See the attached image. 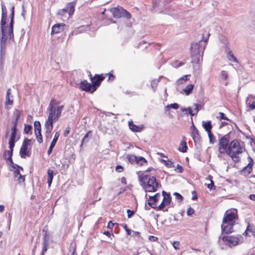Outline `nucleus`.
<instances>
[{
  "label": "nucleus",
  "instance_id": "2f4dec72",
  "mask_svg": "<svg viewBox=\"0 0 255 255\" xmlns=\"http://www.w3.org/2000/svg\"><path fill=\"white\" fill-rule=\"evenodd\" d=\"M192 136L194 140L196 138L199 139L200 137L199 132L195 127H194V130L192 132Z\"/></svg>",
  "mask_w": 255,
  "mask_h": 255
},
{
  "label": "nucleus",
  "instance_id": "0e129e2a",
  "mask_svg": "<svg viewBox=\"0 0 255 255\" xmlns=\"http://www.w3.org/2000/svg\"><path fill=\"white\" fill-rule=\"evenodd\" d=\"M114 224L113 223H112V221H110L108 225L107 228L110 229H112L114 227Z\"/></svg>",
  "mask_w": 255,
  "mask_h": 255
},
{
  "label": "nucleus",
  "instance_id": "7c9ffc66",
  "mask_svg": "<svg viewBox=\"0 0 255 255\" xmlns=\"http://www.w3.org/2000/svg\"><path fill=\"white\" fill-rule=\"evenodd\" d=\"M159 81H160V79H159V78H158V79H153V80H152L151 81V87L154 91H155V90L157 87L158 84L159 82Z\"/></svg>",
  "mask_w": 255,
  "mask_h": 255
},
{
  "label": "nucleus",
  "instance_id": "a18cd8bd",
  "mask_svg": "<svg viewBox=\"0 0 255 255\" xmlns=\"http://www.w3.org/2000/svg\"><path fill=\"white\" fill-rule=\"evenodd\" d=\"M32 129V126L30 125H25L24 131L25 133H28Z\"/></svg>",
  "mask_w": 255,
  "mask_h": 255
},
{
  "label": "nucleus",
  "instance_id": "6ab92c4d",
  "mask_svg": "<svg viewBox=\"0 0 255 255\" xmlns=\"http://www.w3.org/2000/svg\"><path fill=\"white\" fill-rule=\"evenodd\" d=\"M253 98L252 95H249L246 99V104L248 105L249 110L255 109V102L251 103V99Z\"/></svg>",
  "mask_w": 255,
  "mask_h": 255
},
{
  "label": "nucleus",
  "instance_id": "39448f33",
  "mask_svg": "<svg viewBox=\"0 0 255 255\" xmlns=\"http://www.w3.org/2000/svg\"><path fill=\"white\" fill-rule=\"evenodd\" d=\"M244 148L237 139L233 140L229 145L226 153L232 160L238 162L240 160L238 155L243 152Z\"/></svg>",
  "mask_w": 255,
  "mask_h": 255
},
{
  "label": "nucleus",
  "instance_id": "c756f323",
  "mask_svg": "<svg viewBox=\"0 0 255 255\" xmlns=\"http://www.w3.org/2000/svg\"><path fill=\"white\" fill-rule=\"evenodd\" d=\"M137 158V156H136L133 154H128L127 156V158L128 159V161L131 164L136 162Z\"/></svg>",
  "mask_w": 255,
  "mask_h": 255
},
{
  "label": "nucleus",
  "instance_id": "5701e85b",
  "mask_svg": "<svg viewBox=\"0 0 255 255\" xmlns=\"http://www.w3.org/2000/svg\"><path fill=\"white\" fill-rule=\"evenodd\" d=\"M162 193V195H163V196L164 197L162 201L164 203H165V205H166L167 206V205H168L170 204V201H171L170 195V194L169 193H167L164 191H163Z\"/></svg>",
  "mask_w": 255,
  "mask_h": 255
},
{
  "label": "nucleus",
  "instance_id": "aec40b11",
  "mask_svg": "<svg viewBox=\"0 0 255 255\" xmlns=\"http://www.w3.org/2000/svg\"><path fill=\"white\" fill-rule=\"evenodd\" d=\"M226 52H227V58L230 61L236 63L238 62L237 59L234 56L232 53V51L230 50L228 47H227Z\"/></svg>",
  "mask_w": 255,
  "mask_h": 255
},
{
  "label": "nucleus",
  "instance_id": "c03bdc74",
  "mask_svg": "<svg viewBox=\"0 0 255 255\" xmlns=\"http://www.w3.org/2000/svg\"><path fill=\"white\" fill-rule=\"evenodd\" d=\"M91 132V131H88L84 136L82 141V144L84 143H87L88 141V136L89 134Z\"/></svg>",
  "mask_w": 255,
  "mask_h": 255
},
{
  "label": "nucleus",
  "instance_id": "ddd939ff",
  "mask_svg": "<svg viewBox=\"0 0 255 255\" xmlns=\"http://www.w3.org/2000/svg\"><path fill=\"white\" fill-rule=\"evenodd\" d=\"M31 142V139L25 138L24 139L22 146L20 149V153L22 158L25 157V155H28L29 151L27 150V146L29 142Z\"/></svg>",
  "mask_w": 255,
  "mask_h": 255
},
{
  "label": "nucleus",
  "instance_id": "20e7f679",
  "mask_svg": "<svg viewBox=\"0 0 255 255\" xmlns=\"http://www.w3.org/2000/svg\"><path fill=\"white\" fill-rule=\"evenodd\" d=\"M238 217L237 211L235 210L233 211H226L221 226L222 230L226 234H229L233 232V226Z\"/></svg>",
  "mask_w": 255,
  "mask_h": 255
},
{
  "label": "nucleus",
  "instance_id": "680f3d73",
  "mask_svg": "<svg viewBox=\"0 0 255 255\" xmlns=\"http://www.w3.org/2000/svg\"><path fill=\"white\" fill-rule=\"evenodd\" d=\"M182 65V64L181 63H179L178 61H175L173 63V66L174 67H178L179 66H180Z\"/></svg>",
  "mask_w": 255,
  "mask_h": 255
},
{
  "label": "nucleus",
  "instance_id": "4c0bfd02",
  "mask_svg": "<svg viewBox=\"0 0 255 255\" xmlns=\"http://www.w3.org/2000/svg\"><path fill=\"white\" fill-rule=\"evenodd\" d=\"M221 76L222 79L226 80L228 78L229 76L228 72L225 70H222L221 72Z\"/></svg>",
  "mask_w": 255,
  "mask_h": 255
},
{
  "label": "nucleus",
  "instance_id": "4d7b16f0",
  "mask_svg": "<svg viewBox=\"0 0 255 255\" xmlns=\"http://www.w3.org/2000/svg\"><path fill=\"white\" fill-rule=\"evenodd\" d=\"M127 213H128V218H130L134 214V211H131L129 209L127 210Z\"/></svg>",
  "mask_w": 255,
  "mask_h": 255
},
{
  "label": "nucleus",
  "instance_id": "a878e982",
  "mask_svg": "<svg viewBox=\"0 0 255 255\" xmlns=\"http://www.w3.org/2000/svg\"><path fill=\"white\" fill-rule=\"evenodd\" d=\"M47 182L48 186H50L52 183L53 178V171L51 169L48 170L47 171Z\"/></svg>",
  "mask_w": 255,
  "mask_h": 255
},
{
  "label": "nucleus",
  "instance_id": "338daca9",
  "mask_svg": "<svg viewBox=\"0 0 255 255\" xmlns=\"http://www.w3.org/2000/svg\"><path fill=\"white\" fill-rule=\"evenodd\" d=\"M188 76V75H185L184 77L181 78L180 79H179L178 80V82H180V81H182V80H184V81H186L187 80V77Z\"/></svg>",
  "mask_w": 255,
  "mask_h": 255
},
{
  "label": "nucleus",
  "instance_id": "393cba45",
  "mask_svg": "<svg viewBox=\"0 0 255 255\" xmlns=\"http://www.w3.org/2000/svg\"><path fill=\"white\" fill-rule=\"evenodd\" d=\"M202 126L205 129V130L207 132H211V129L212 128V126L211 125V121H208L207 122L203 121L202 122Z\"/></svg>",
  "mask_w": 255,
  "mask_h": 255
},
{
  "label": "nucleus",
  "instance_id": "473e14b6",
  "mask_svg": "<svg viewBox=\"0 0 255 255\" xmlns=\"http://www.w3.org/2000/svg\"><path fill=\"white\" fill-rule=\"evenodd\" d=\"M187 146L185 141H182L180 143V146L179 147L178 150L182 152H186Z\"/></svg>",
  "mask_w": 255,
  "mask_h": 255
},
{
  "label": "nucleus",
  "instance_id": "6e6d98bb",
  "mask_svg": "<svg viewBox=\"0 0 255 255\" xmlns=\"http://www.w3.org/2000/svg\"><path fill=\"white\" fill-rule=\"evenodd\" d=\"M166 206L165 203H164L163 201L160 203V204L157 207V209L158 210L163 209Z\"/></svg>",
  "mask_w": 255,
  "mask_h": 255
},
{
  "label": "nucleus",
  "instance_id": "412c9836",
  "mask_svg": "<svg viewBox=\"0 0 255 255\" xmlns=\"http://www.w3.org/2000/svg\"><path fill=\"white\" fill-rule=\"evenodd\" d=\"M10 89H8L7 91L6 98H5V105H12L13 104L12 96H11Z\"/></svg>",
  "mask_w": 255,
  "mask_h": 255
},
{
  "label": "nucleus",
  "instance_id": "603ef678",
  "mask_svg": "<svg viewBox=\"0 0 255 255\" xmlns=\"http://www.w3.org/2000/svg\"><path fill=\"white\" fill-rule=\"evenodd\" d=\"M175 170L178 173H182L183 171V168L180 165L177 164Z\"/></svg>",
  "mask_w": 255,
  "mask_h": 255
},
{
  "label": "nucleus",
  "instance_id": "8fccbe9b",
  "mask_svg": "<svg viewBox=\"0 0 255 255\" xmlns=\"http://www.w3.org/2000/svg\"><path fill=\"white\" fill-rule=\"evenodd\" d=\"M209 178H210V181L211 182V183L210 184H207V187L210 189V190L212 189L213 187H214V182L211 179L212 178V177L211 176H209Z\"/></svg>",
  "mask_w": 255,
  "mask_h": 255
},
{
  "label": "nucleus",
  "instance_id": "052dcab7",
  "mask_svg": "<svg viewBox=\"0 0 255 255\" xmlns=\"http://www.w3.org/2000/svg\"><path fill=\"white\" fill-rule=\"evenodd\" d=\"M219 115H220V119H224V120H228V119L225 117V114L224 113L220 112Z\"/></svg>",
  "mask_w": 255,
  "mask_h": 255
},
{
  "label": "nucleus",
  "instance_id": "cd10ccee",
  "mask_svg": "<svg viewBox=\"0 0 255 255\" xmlns=\"http://www.w3.org/2000/svg\"><path fill=\"white\" fill-rule=\"evenodd\" d=\"M194 86V85L193 84L188 85L183 91L185 93L186 95H189L192 93Z\"/></svg>",
  "mask_w": 255,
  "mask_h": 255
},
{
  "label": "nucleus",
  "instance_id": "e433bc0d",
  "mask_svg": "<svg viewBox=\"0 0 255 255\" xmlns=\"http://www.w3.org/2000/svg\"><path fill=\"white\" fill-rule=\"evenodd\" d=\"M59 102L57 101L54 99H52L50 102L48 107H52V108H56L55 106L59 104Z\"/></svg>",
  "mask_w": 255,
  "mask_h": 255
},
{
  "label": "nucleus",
  "instance_id": "4468645a",
  "mask_svg": "<svg viewBox=\"0 0 255 255\" xmlns=\"http://www.w3.org/2000/svg\"><path fill=\"white\" fill-rule=\"evenodd\" d=\"M104 79L103 77H101L100 76H98L95 77L94 78H92V82L93 84V86H92V89L91 93H93L94 91L96 90L97 87H98L101 81Z\"/></svg>",
  "mask_w": 255,
  "mask_h": 255
},
{
  "label": "nucleus",
  "instance_id": "9b49d317",
  "mask_svg": "<svg viewBox=\"0 0 255 255\" xmlns=\"http://www.w3.org/2000/svg\"><path fill=\"white\" fill-rule=\"evenodd\" d=\"M1 10H2V16L0 21V28L2 29V31H4V25L6 24L7 20V12L6 8L3 3H1ZM4 32V31H3Z\"/></svg>",
  "mask_w": 255,
  "mask_h": 255
},
{
  "label": "nucleus",
  "instance_id": "f3484780",
  "mask_svg": "<svg viewBox=\"0 0 255 255\" xmlns=\"http://www.w3.org/2000/svg\"><path fill=\"white\" fill-rule=\"evenodd\" d=\"M60 136V133L59 132H56L55 134V135H54V138L53 139L51 143V144H50V147H49V149H48L47 150V154L48 155H49L51 154V153L52 152V150H53V148H54V147L55 146L57 141V140L59 138Z\"/></svg>",
  "mask_w": 255,
  "mask_h": 255
},
{
  "label": "nucleus",
  "instance_id": "e2e57ef3",
  "mask_svg": "<svg viewBox=\"0 0 255 255\" xmlns=\"http://www.w3.org/2000/svg\"><path fill=\"white\" fill-rule=\"evenodd\" d=\"M194 106H195V108H194L193 111H194V113L195 115H196L198 113V112L199 111V110H198V105L196 104H195L194 105Z\"/></svg>",
  "mask_w": 255,
  "mask_h": 255
},
{
  "label": "nucleus",
  "instance_id": "2eb2a0df",
  "mask_svg": "<svg viewBox=\"0 0 255 255\" xmlns=\"http://www.w3.org/2000/svg\"><path fill=\"white\" fill-rule=\"evenodd\" d=\"M65 26V25L62 23H58L54 25L52 27L51 34L52 35L54 33L61 32L64 30Z\"/></svg>",
  "mask_w": 255,
  "mask_h": 255
},
{
  "label": "nucleus",
  "instance_id": "6e6552de",
  "mask_svg": "<svg viewBox=\"0 0 255 255\" xmlns=\"http://www.w3.org/2000/svg\"><path fill=\"white\" fill-rule=\"evenodd\" d=\"M230 140V135L227 134L222 136L219 142V152L220 154L227 152Z\"/></svg>",
  "mask_w": 255,
  "mask_h": 255
},
{
  "label": "nucleus",
  "instance_id": "bf43d9fd",
  "mask_svg": "<svg viewBox=\"0 0 255 255\" xmlns=\"http://www.w3.org/2000/svg\"><path fill=\"white\" fill-rule=\"evenodd\" d=\"M149 240L152 242H156L158 240V238L153 236H150L148 238Z\"/></svg>",
  "mask_w": 255,
  "mask_h": 255
},
{
  "label": "nucleus",
  "instance_id": "79ce46f5",
  "mask_svg": "<svg viewBox=\"0 0 255 255\" xmlns=\"http://www.w3.org/2000/svg\"><path fill=\"white\" fill-rule=\"evenodd\" d=\"M181 110L183 112H186L187 111H188L189 113L191 116L195 115V114L194 113V111H193L190 108H188L187 109H186V108H181Z\"/></svg>",
  "mask_w": 255,
  "mask_h": 255
},
{
  "label": "nucleus",
  "instance_id": "bb28decb",
  "mask_svg": "<svg viewBox=\"0 0 255 255\" xmlns=\"http://www.w3.org/2000/svg\"><path fill=\"white\" fill-rule=\"evenodd\" d=\"M75 3L72 2L68 3V13L69 15H72L75 10Z\"/></svg>",
  "mask_w": 255,
  "mask_h": 255
},
{
  "label": "nucleus",
  "instance_id": "5fc2aeb1",
  "mask_svg": "<svg viewBox=\"0 0 255 255\" xmlns=\"http://www.w3.org/2000/svg\"><path fill=\"white\" fill-rule=\"evenodd\" d=\"M122 226L125 229V230L126 231L127 234L128 235H130L131 234V230L128 229L127 225L126 224L123 225Z\"/></svg>",
  "mask_w": 255,
  "mask_h": 255
},
{
  "label": "nucleus",
  "instance_id": "423d86ee",
  "mask_svg": "<svg viewBox=\"0 0 255 255\" xmlns=\"http://www.w3.org/2000/svg\"><path fill=\"white\" fill-rule=\"evenodd\" d=\"M201 43H202V41L199 43H193L191 44V53L192 62L193 63H199L200 58L202 56L203 51L202 50L204 49V47L203 48H200Z\"/></svg>",
  "mask_w": 255,
  "mask_h": 255
},
{
  "label": "nucleus",
  "instance_id": "58836bf2",
  "mask_svg": "<svg viewBox=\"0 0 255 255\" xmlns=\"http://www.w3.org/2000/svg\"><path fill=\"white\" fill-rule=\"evenodd\" d=\"M36 136L37 141L39 143H41L43 142L42 136L41 134V131L35 132Z\"/></svg>",
  "mask_w": 255,
  "mask_h": 255
},
{
  "label": "nucleus",
  "instance_id": "4be33fe9",
  "mask_svg": "<svg viewBox=\"0 0 255 255\" xmlns=\"http://www.w3.org/2000/svg\"><path fill=\"white\" fill-rule=\"evenodd\" d=\"M12 155V151L10 150H5L3 153V156L5 158V159L9 161L11 164H12L13 167L15 168V166L13 165V163L11 158Z\"/></svg>",
  "mask_w": 255,
  "mask_h": 255
},
{
  "label": "nucleus",
  "instance_id": "f704fd0d",
  "mask_svg": "<svg viewBox=\"0 0 255 255\" xmlns=\"http://www.w3.org/2000/svg\"><path fill=\"white\" fill-rule=\"evenodd\" d=\"M35 132L41 131V125L39 121H35L34 123Z\"/></svg>",
  "mask_w": 255,
  "mask_h": 255
},
{
  "label": "nucleus",
  "instance_id": "c85d7f7f",
  "mask_svg": "<svg viewBox=\"0 0 255 255\" xmlns=\"http://www.w3.org/2000/svg\"><path fill=\"white\" fill-rule=\"evenodd\" d=\"M44 241L42 243V254L43 255L47 251V246H48V241L46 239V234L45 235V236L43 239Z\"/></svg>",
  "mask_w": 255,
  "mask_h": 255
},
{
  "label": "nucleus",
  "instance_id": "9d476101",
  "mask_svg": "<svg viewBox=\"0 0 255 255\" xmlns=\"http://www.w3.org/2000/svg\"><path fill=\"white\" fill-rule=\"evenodd\" d=\"M14 116L15 117V120L12 121V124L13 125V127L11 128V133L10 135V137L9 140L10 141H15V138L16 136V126L18 120L20 116V112L18 110H16L14 112Z\"/></svg>",
  "mask_w": 255,
  "mask_h": 255
},
{
  "label": "nucleus",
  "instance_id": "a19ab883",
  "mask_svg": "<svg viewBox=\"0 0 255 255\" xmlns=\"http://www.w3.org/2000/svg\"><path fill=\"white\" fill-rule=\"evenodd\" d=\"M68 5H67L65 8H64L62 9L59 10L58 11V14L59 15H63L65 13H66V12L68 13Z\"/></svg>",
  "mask_w": 255,
  "mask_h": 255
},
{
  "label": "nucleus",
  "instance_id": "0eeeda50",
  "mask_svg": "<svg viewBox=\"0 0 255 255\" xmlns=\"http://www.w3.org/2000/svg\"><path fill=\"white\" fill-rule=\"evenodd\" d=\"M114 17L116 18H120L122 17L129 19L131 17V15L126 9L121 6L113 7L110 9Z\"/></svg>",
  "mask_w": 255,
  "mask_h": 255
},
{
  "label": "nucleus",
  "instance_id": "864d4df0",
  "mask_svg": "<svg viewBox=\"0 0 255 255\" xmlns=\"http://www.w3.org/2000/svg\"><path fill=\"white\" fill-rule=\"evenodd\" d=\"M194 212V210L191 207L188 208L187 211V215L188 216H191Z\"/></svg>",
  "mask_w": 255,
  "mask_h": 255
},
{
  "label": "nucleus",
  "instance_id": "49530a36",
  "mask_svg": "<svg viewBox=\"0 0 255 255\" xmlns=\"http://www.w3.org/2000/svg\"><path fill=\"white\" fill-rule=\"evenodd\" d=\"M180 246V243L178 241H175L173 243V247L175 250H179Z\"/></svg>",
  "mask_w": 255,
  "mask_h": 255
},
{
  "label": "nucleus",
  "instance_id": "72a5a7b5",
  "mask_svg": "<svg viewBox=\"0 0 255 255\" xmlns=\"http://www.w3.org/2000/svg\"><path fill=\"white\" fill-rule=\"evenodd\" d=\"M247 231H249L252 236L255 237V227L253 225L249 224L247 227Z\"/></svg>",
  "mask_w": 255,
  "mask_h": 255
},
{
  "label": "nucleus",
  "instance_id": "ea45409f",
  "mask_svg": "<svg viewBox=\"0 0 255 255\" xmlns=\"http://www.w3.org/2000/svg\"><path fill=\"white\" fill-rule=\"evenodd\" d=\"M208 135L209 138V141L211 144H214L215 142V139L214 135L211 132H208Z\"/></svg>",
  "mask_w": 255,
  "mask_h": 255
},
{
  "label": "nucleus",
  "instance_id": "09e8293b",
  "mask_svg": "<svg viewBox=\"0 0 255 255\" xmlns=\"http://www.w3.org/2000/svg\"><path fill=\"white\" fill-rule=\"evenodd\" d=\"M9 148H10V151H12L13 152V148L15 145V141H10L9 140Z\"/></svg>",
  "mask_w": 255,
  "mask_h": 255
},
{
  "label": "nucleus",
  "instance_id": "69168bd1",
  "mask_svg": "<svg viewBox=\"0 0 255 255\" xmlns=\"http://www.w3.org/2000/svg\"><path fill=\"white\" fill-rule=\"evenodd\" d=\"M14 177H18V176L20 175V174L19 173V171L18 169H16L14 171Z\"/></svg>",
  "mask_w": 255,
  "mask_h": 255
},
{
  "label": "nucleus",
  "instance_id": "f257e3e1",
  "mask_svg": "<svg viewBox=\"0 0 255 255\" xmlns=\"http://www.w3.org/2000/svg\"><path fill=\"white\" fill-rule=\"evenodd\" d=\"M14 13L11 12L10 22L9 25H4V32L1 29L0 34V55L3 56L5 55L6 50V42H8L14 41V36L13 33Z\"/></svg>",
  "mask_w": 255,
  "mask_h": 255
},
{
  "label": "nucleus",
  "instance_id": "3c124183",
  "mask_svg": "<svg viewBox=\"0 0 255 255\" xmlns=\"http://www.w3.org/2000/svg\"><path fill=\"white\" fill-rule=\"evenodd\" d=\"M15 178L17 179V180L18 181L19 183L23 182L25 180L24 176L21 174Z\"/></svg>",
  "mask_w": 255,
  "mask_h": 255
},
{
  "label": "nucleus",
  "instance_id": "f03ea898",
  "mask_svg": "<svg viewBox=\"0 0 255 255\" xmlns=\"http://www.w3.org/2000/svg\"><path fill=\"white\" fill-rule=\"evenodd\" d=\"M138 180L146 192H155L161 187L160 184L153 175L142 173L138 176Z\"/></svg>",
  "mask_w": 255,
  "mask_h": 255
},
{
  "label": "nucleus",
  "instance_id": "b1692460",
  "mask_svg": "<svg viewBox=\"0 0 255 255\" xmlns=\"http://www.w3.org/2000/svg\"><path fill=\"white\" fill-rule=\"evenodd\" d=\"M128 126L129 128L134 132H139L141 130L142 128L140 127H138L134 125L132 121H130L128 122Z\"/></svg>",
  "mask_w": 255,
  "mask_h": 255
},
{
  "label": "nucleus",
  "instance_id": "13d9d810",
  "mask_svg": "<svg viewBox=\"0 0 255 255\" xmlns=\"http://www.w3.org/2000/svg\"><path fill=\"white\" fill-rule=\"evenodd\" d=\"M116 170L118 172H121L123 170V167L121 165H118L116 168Z\"/></svg>",
  "mask_w": 255,
  "mask_h": 255
},
{
  "label": "nucleus",
  "instance_id": "de8ad7c7",
  "mask_svg": "<svg viewBox=\"0 0 255 255\" xmlns=\"http://www.w3.org/2000/svg\"><path fill=\"white\" fill-rule=\"evenodd\" d=\"M173 194L175 196L176 200H178L179 201L181 202L183 200V197L178 193L175 192Z\"/></svg>",
  "mask_w": 255,
  "mask_h": 255
},
{
  "label": "nucleus",
  "instance_id": "a211bd4d",
  "mask_svg": "<svg viewBox=\"0 0 255 255\" xmlns=\"http://www.w3.org/2000/svg\"><path fill=\"white\" fill-rule=\"evenodd\" d=\"M80 87L82 90L85 91L86 92H91L92 90V85L90 83H88L86 80L83 81L81 82Z\"/></svg>",
  "mask_w": 255,
  "mask_h": 255
},
{
  "label": "nucleus",
  "instance_id": "f8f14e48",
  "mask_svg": "<svg viewBox=\"0 0 255 255\" xmlns=\"http://www.w3.org/2000/svg\"><path fill=\"white\" fill-rule=\"evenodd\" d=\"M249 163L242 170V174L244 175H249L253 170V165L254 163L253 159L250 157H248Z\"/></svg>",
  "mask_w": 255,
  "mask_h": 255
},
{
  "label": "nucleus",
  "instance_id": "37998d69",
  "mask_svg": "<svg viewBox=\"0 0 255 255\" xmlns=\"http://www.w3.org/2000/svg\"><path fill=\"white\" fill-rule=\"evenodd\" d=\"M166 108H170L173 109H177L179 108V105L177 103H173L168 105L166 107Z\"/></svg>",
  "mask_w": 255,
  "mask_h": 255
},
{
  "label": "nucleus",
  "instance_id": "dca6fc26",
  "mask_svg": "<svg viewBox=\"0 0 255 255\" xmlns=\"http://www.w3.org/2000/svg\"><path fill=\"white\" fill-rule=\"evenodd\" d=\"M160 195L159 193H156L153 196H149V200L148 202V204L152 208H156V202L158 201V197H160Z\"/></svg>",
  "mask_w": 255,
  "mask_h": 255
},
{
  "label": "nucleus",
  "instance_id": "7ed1b4c3",
  "mask_svg": "<svg viewBox=\"0 0 255 255\" xmlns=\"http://www.w3.org/2000/svg\"><path fill=\"white\" fill-rule=\"evenodd\" d=\"M63 108V105L58 106L56 108H52L51 106L48 107V118L44 125L47 133L51 132L53 128V123L58 120Z\"/></svg>",
  "mask_w": 255,
  "mask_h": 255
},
{
  "label": "nucleus",
  "instance_id": "774afa93",
  "mask_svg": "<svg viewBox=\"0 0 255 255\" xmlns=\"http://www.w3.org/2000/svg\"><path fill=\"white\" fill-rule=\"evenodd\" d=\"M250 198L252 200L255 201V194L250 195Z\"/></svg>",
  "mask_w": 255,
  "mask_h": 255
},
{
  "label": "nucleus",
  "instance_id": "1a4fd4ad",
  "mask_svg": "<svg viewBox=\"0 0 255 255\" xmlns=\"http://www.w3.org/2000/svg\"><path fill=\"white\" fill-rule=\"evenodd\" d=\"M239 237L238 236H223L222 238V241L224 242L226 245L232 247L238 245L239 243Z\"/></svg>",
  "mask_w": 255,
  "mask_h": 255
},
{
  "label": "nucleus",
  "instance_id": "c9c22d12",
  "mask_svg": "<svg viewBox=\"0 0 255 255\" xmlns=\"http://www.w3.org/2000/svg\"><path fill=\"white\" fill-rule=\"evenodd\" d=\"M146 160L141 156L138 157L137 158L136 162V163L138 164L139 165H142L144 163H146Z\"/></svg>",
  "mask_w": 255,
  "mask_h": 255
}]
</instances>
